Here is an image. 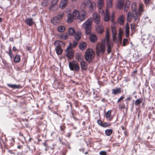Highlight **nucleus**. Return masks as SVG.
I'll list each match as a JSON object with an SVG mask.
<instances>
[{
	"label": "nucleus",
	"mask_w": 155,
	"mask_h": 155,
	"mask_svg": "<svg viewBox=\"0 0 155 155\" xmlns=\"http://www.w3.org/2000/svg\"><path fill=\"white\" fill-rule=\"evenodd\" d=\"M110 37L109 29H107L105 38L102 40L101 44H98L96 46V53L98 56L103 54L105 52L106 43L107 44V52L108 53H110L113 45L110 40Z\"/></svg>",
	"instance_id": "nucleus-1"
},
{
	"label": "nucleus",
	"mask_w": 155,
	"mask_h": 155,
	"mask_svg": "<svg viewBox=\"0 0 155 155\" xmlns=\"http://www.w3.org/2000/svg\"><path fill=\"white\" fill-rule=\"evenodd\" d=\"M137 3L136 2H133L131 5V10L133 12H134V13L132 14L131 12H129L127 14V20L128 22H130L132 18L134 20L137 21V23L139 20V17L141 15V13L143 11V5L140 4L138 11L137 12Z\"/></svg>",
	"instance_id": "nucleus-2"
},
{
	"label": "nucleus",
	"mask_w": 155,
	"mask_h": 155,
	"mask_svg": "<svg viewBox=\"0 0 155 155\" xmlns=\"http://www.w3.org/2000/svg\"><path fill=\"white\" fill-rule=\"evenodd\" d=\"M114 12L112 13L111 21L112 23L111 25V29L112 31V36L113 40L117 44L118 43H121L122 42V36L123 35V31L121 28L119 30V33L118 35L117 38L116 37L117 31L116 29V23L113 21L114 18Z\"/></svg>",
	"instance_id": "nucleus-3"
},
{
	"label": "nucleus",
	"mask_w": 155,
	"mask_h": 155,
	"mask_svg": "<svg viewBox=\"0 0 155 155\" xmlns=\"http://www.w3.org/2000/svg\"><path fill=\"white\" fill-rule=\"evenodd\" d=\"M92 23V18H89L83 24V27L85 29L86 34L90 33Z\"/></svg>",
	"instance_id": "nucleus-4"
},
{
	"label": "nucleus",
	"mask_w": 155,
	"mask_h": 155,
	"mask_svg": "<svg viewBox=\"0 0 155 155\" xmlns=\"http://www.w3.org/2000/svg\"><path fill=\"white\" fill-rule=\"evenodd\" d=\"M94 53L92 49L87 50L85 54V60L88 62H91L94 58Z\"/></svg>",
	"instance_id": "nucleus-5"
},
{
	"label": "nucleus",
	"mask_w": 155,
	"mask_h": 155,
	"mask_svg": "<svg viewBox=\"0 0 155 155\" xmlns=\"http://www.w3.org/2000/svg\"><path fill=\"white\" fill-rule=\"evenodd\" d=\"M64 15V12H62L59 15L54 16L51 19V22L54 25H58L61 22V20Z\"/></svg>",
	"instance_id": "nucleus-6"
},
{
	"label": "nucleus",
	"mask_w": 155,
	"mask_h": 155,
	"mask_svg": "<svg viewBox=\"0 0 155 155\" xmlns=\"http://www.w3.org/2000/svg\"><path fill=\"white\" fill-rule=\"evenodd\" d=\"M69 66L70 69L71 71H78L80 69L78 64L75 61L69 62Z\"/></svg>",
	"instance_id": "nucleus-7"
},
{
	"label": "nucleus",
	"mask_w": 155,
	"mask_h": 155,
	"mask_svg": "<svg viewBox=\"0 0 155 155\" xmlns=\"http://www.w3.org/2000/svg\"><path fill=\"white\" fill-rule=\"evenodd\" d=\"M64 44V43L60 41H58L54 42V45L56 47L55 48L56 53L58 55L61 54L62 52V50L60 46L58 45Z\"/></svg>",
	"instance_id": "nucleus-8"
},
{
	"label": "nucleus",
	"mask_w": 155,
	"mask_h": 155,
	"mask_svg": "<svg viewBox=\"0 0 155 155\" xmlns=\"http://www.w3.org/2000/svg\"><path fill=\"white\" fill-rule=\"evenodd\" d=\"M97 6L99 9L98 12L100 14L103 15L104 13V11L102 9L104 6V3L103 0H97Z\"/></svg>",
	"instance_id": "nucleus-9"
},
{
	"label": "nucleus",
	"mask_w": 155,
	"mask_h": 155,
	"mask_svg": "<svg viewBox=\"0 0 155 155\" xmlns=\"http://www.w3.org/2000/svg\"><path fill=\"white\" fill-rule=\"evenodd\" d=\"M58 0H52V5L49 8L51 11L54 12L56 10L58 7V5L56 4Z\"/></svg>",
	"instance_id": "nucleus-10"
},
{
	"label": "nucleus",
	"mask_w": 155,
	"mask_h": 155,
	"mask_svg": "<svg viewBox=\"0 0 155 155\" xmlns=\"http://www.w3.org/2000/svg\"><path fill=\"white\" fill-rule=\"evenodd\" d=\"M66 56L68 59H71L73 57V52L72 49L69 47H68L66 50Z\"/></svg>",
	"instance_id": "nucleus-11"
},
{
	"label": "nucleus",
	"mask_w": 155,
	"mask_h": 155,
	"mask_svg": "<svg viewBox=\"0 0 155 155\" xmlns=\"http://www.w3.org/2000/svg\"><path fill=\"white\" fill-rule=\"evenodd\" d=\"M93 19L96 24H98L100 23V17L97 13H95L93 14Z\"/></svg>",
	"instance_id": "nucleus-12"
},
{
	"label": "nucleus",
	"mask_w": 155,
	"mask_h": 155,
	"mask_svg": "<svg viewBox=\"0 0 155 155\" xmlns=\"http://www.w3.org/2000/svg\"><path fill=\"white\" fill-rule=\"evenodd\" d=\"M104 21L106 22H108L110 18V15L109 11L107 9L104 15Z\"/></svg>",
	"instance_id": "nucleus-13"
},
{
	"label": "nucleus",
	"mask_w": 155,
	"mask_h": 155,
	"mask_svg": "<svg viewBox=\"0 0 155 155\" xmlns=\"http://www.w3.org/2000/svg\"><path fill=\"white\" fill-rule=\"evenodd\" d=\"M68 3V0H61L59 5V7L61 9L65 8Z\"/></svg>",
	"instance_id": "nucleus-14"
},
{
	"label": "nucleus",
	"mask_w": 155,
	"mask_h": 155,
	"mask_svg": "<svg viewBox=\"0 0 155 155\" xmlns=\"http://www.w3.org/2000/svg\"><path fill=\"white\" fill-rule=\"evenodd\" d=\"M86 18V13L84 11L80 12L78 18L81 21L84 20Z\"/></svg>",
	"instance_id": "nucleus-15"
},
{
	"label": "nucleus",
	"mask_w": 155,
	"mask_h": 155,
	"mask_svg": "<svg viewBox=\"0 0 155 155\" xmlns=\"http://www.w3.org/2000/svg\"><path fill=\"white\" fill-rule=\"evenodd\" d=\"M80 64L82 70L86 71L87 68V63L84 61H82L80 62Z\"/></svg>",
	"instance_id": "nucleus-16"
},
{
	"label": "nucleus",
	"mask_w": 155,
	"mask_h": 155,
	"mask_svg": "<svg viewBox=\"0 0 155 155\" xmlns=\"http://www.w3.org/2000/svg\"><path fill=\"white\" fill-rule=\"evenodd\" d=\"M25 22L27 25L30 26H31L34 23V22L33 21V19L30 18L25 19Z\"/></svg>",
	"instance_id": "nucleus-17"
},
{
	"label": "nucleus",
	"mask_w": 155,
	"mask_h": 155,
	"mask_svg": "<svg viewBox=\"0 0 155 155\" xmlns=\"http://www.w3.org/2000/svg\"><path fill=\"white\" fill-rule=\"evenodd\" d=\"M124 0H118L117 4V7L119 9H121L124 5Z\"/></svg>",
	"instance_id": "nucleus-18"
},
{
	"label": "nucleus",
	"mask_w": 155,
	"mask_h": 155,
	"mask_svg": "<svg viewBox=\"0 0 155 155\" xmlns=\"http://www.w3.org/2000/svg\"><path fill=\"white\" fill-rule=\"evenodd\" d=\"M111 111L110 110L107 111L105 114V117L108 121H110L112 119V117L111 116Z\"/></svg>",
	"instance_id": "nucleus-19"
},
{
	"label": "nucleus",
	"mask_w": 155,
	"mask_h": 155,
	"mask_svg": "<svg viewBox=\"0 0 155 155\" xmlns=\"http://www.w3.org/2000/svg\"><path fill=\"white\" fill-rule=\"evenodd\" d=\"M91 2L90 0H85L81 3V6L84 8L88 7Z\"/></svg>",
	"instance_id": "nucleus-20"
},
{
	"label": "nucleus",
	"mask_w": 155,
	"mask_h": 155,
	"mask_svg": "<svg viewBox=\"0 0 155 155\" xmlns=\"http://www.w3.org/2000/svg\"><path fill=\"white\" fill-rule=\"evenodd\" d=\"M74 17L72 16V15L70 13H68V14L67 15V21L69 23H71L72 22L74 19Z\"/></svg>",
	"instance_id": "nucleus-21"
},
{
	"label": "nucleus",
	"mask_w": 155,
	"mask_h": 155,
	"mask_svg": "<svg viewBox=\"0 0 155 155\" xmlns=\"http://www.w3.org/2000/svg\"><path fill=\"white\" fill-rule=\"evenodd\" d=\"M88 7L91 11L94 10L96 8L95 3L94 2H91Z\"/></svg>",
	"instance_id": "nucleus-22"
},
{
	"label": "nucleus",
	"mask_w": 155,
	"mask_h": 155,
	"mask_svg": "<svg viewBox=\"0 0 155 155\" xmlns=\"http://www.w3.org/2000/svg\"><path fill=\"white\" fill-rule=\"evenodd\" d=\"M125 34L126 37L127 38L129 35V27L128 23H127L125 27Z\"/></svg>",
	"instance_id": "nucleus-23"
},
{
	"label": "nucleus",
	"mask_w": 155,
	"mask_h": 155,
	"mask_svg": "<svg viewBox=\"0 0 155 155\" xmlns=\"http://www.w3.org/2000/svg\"><path fill=\"white\" fill-rule=\"evenodd\" d=\"M76 59L79 62L82 61L83 59V57L81 54L78 53L77 54L76 57Z\"/></svg>",
	"instance_id": "nucleus-24"
},
{
	"label": "nucleus",
	"mask_w": 155,
	"mask_h": 155,
	"mask_svg": "<svg viewBox=\"0 0 155 155\" xmlns=\"http://www.w3.org/2000/svg\"><path fill=\"white\" fill-rule=\"evenodd\" d=\"M96 30L97 33L100 34L102 33L104 31L102 26H97L96 27Z\"/></svg>",
	"instance_id": "nucleus-25"
},
{
	"label": "nucleus",
	"mask_w": 155,
	"mask_h": 155,
	"mask_svg": "<svg viewBox=\"0 0 155 155\" xmlns=\"http://www.w3.org/2000/svg\"><path fill=\"white\" fill-rule=\"evenodd\" d=\"M121 92V89L120 88L113 89L112 90V93L114 95L120 94Z\"/></svg>",
	"instance_id": "nucleus-26"
},
{
	"label": "nucleus",
	"mask_w": 155,
	"mask_h": 155,
	"mask_svg": "<svg viewBox=\"0 0 155 155\" xmlns=\"http://www.w3.org/2000/svg\"><path fill=\"white\" fill-rule=\"evenodd\" d=\"M90 39L92 42H94L97 40V38L96 35L94 34H92L90 36Z\"/></svg>",
	"instance_id": "nucleus-27"
},
{
	"label": "nucleus",
	"mask_w": 155,
	"mask_h": 155,
	"mask_svg": "<svg viewBox=\"0 0 155 155\" xmlns=\"http://www.w3.org/2000/svg\"><path fill=\"white\" fill-rule=\"evenodd\" d=\"M118 22L120 25H123L124 22V17L123 15H121L118 19Z\"/></svg>",
	"instance_id": "nucleus-28"
},
{
	"label": "nucleus",
	"mask_w": 155,
	"mask_h": 155,
	"mask_svg": "<svg viewBox=\"0 0 155 155\" xmlns=\"http://www.w3.org/2000/svg\"><path fill=\"white\" fill-rule=\"evenodd\" d=\"M68 33L69 35L73 36L75 34L74 29L73 28H69L68 30Z\"/></svg>",
	"instance_id": "nucleus-29"
},
{
	"label": "nucleus",
	"mask_w": 155,
	"mask_h": 155,
	"mask_svg": "<svg viewBox=\"0 0 155 155\" xmlns=\"http://www.w3.org/2000/svg\"><path fill=\"white\" fill-rule=\"evenodd\" d=\"M113 0H107V6L106 9H108V8H111L112 6V1Z\"/></svg>",
	"instance_id": "nucleus-30"
},
{
	"label": "nucleus",
	"mask_w": 155,
	"mask_h": 155,
	"mask_svg": "<svg viewBox=\"0 0 155 155\" xmlns=\"http://www.w3.org/2000/svg\"><path fill=\"white\" fill-rule=\"evenodd\" d=\"M86 47V44L85 42H81L80 43L79 48H80L82 50H84Z\"/></svg>",
	"instance_id": "nucleus-31"
},
{
	"label": "nucleus",
	"mask_w": 155,
	"mask_h": 155,
	"mask_svg": "<svg viewBox=\"0 0 155 155\" xmlns=\"http://www.w3.org/2000/svg\"><path fill=\"white\" fill-rule=\"evenodd\" d=\"M74 35L76 41H78L81 38V33L80 32H77Z\"/></svg>",
	"instance_id": "nucleus-32"
},
{
	"label": "nucleus",
	"mask_w": 155,
	"mask_h": 155,
	"mask_svg": "<svg viewBox=\"0 0 155 155\" xmlns=\"http://www.w3.org/2000/svg\"><path fill=\"white\" fill-rule=\"evenodd\" d=\"M80 13L76 9L74 10L72 16L74 17L75 19L78 18L79 16Z\"/></svg>",
	"instance_id": "nucleus-33"
},
{
	"label": "nucleus",
	"mask_w": 155,
	"mask_h": 155,
	"mask_svg": "<svg viewBox=\"0 0 155 155\" xmlns=\"http://www.w3.org/2000/svg\"><path fill=\"white\" fill-rule=\"evenodd\" d=\"M7 85L9 87L13 89L19 88L21 87L19 85L8 84H7Z\"/></svg>",
	"instance_id": "nucleus-34"
},
{
	"label": "nucleus",
	"mask_w": 155,
	"mask_h": 155,
	"mask_svg": "<svg viewBox=\"0 0 155 155\" xmlns=\"http://www.w3.org/2000/svg\"><path fill=\"white\" fill-rule=\"evenodd\" d=\"M65 29V27L64 26L61 25L58 27L57 30L59 32H63Z\"/></svg>",
	"instance_id": "nucleus-35"
},
{
	"label": "nucleus",
	"mask_w": 155,
	"mask_h": 155,
	"mask_svg": "<svg viewBox=\"0 0 155 155\" xmlns=\"http://www.w3.org/2000/svg\"><path fill=\"white\" fill-rule=\"evenodd\" d=\"M20 56L19 55L17 54L16 55L14 59V61L15 63H17L19 62L20 61Z\"/></svg>",
	"instance_id": "nucleus-36"
},
{
	"label": "nucleus",
	"mask_w": 155,
	"mask_h": 155,
	"mask_svg": "<svg viewBox=\"0 0 155 155\" xmlns=\"http://www.w3.org/2000/svg\"><path fill=\"white\" fill-rule=\"evenodd\" d=\"M78 43V41H74L73 44H71V43H70L68 47H69L71 48L73 47H75L77 45Z\"/></svg>",
	"instance_id": "nucleus-37"
},
{
	"label": "nucleus",
	"mask_w": 155,
	"mask_h": 155,
	"mask_svg": "<svg viewBox=\"0 0 155 155\" xmlns=\"http://www.w3.org/2000/svg\"><path fill=\"white\" fill-rule=\"evenodd\" d=\"M68 35L67 34H62L60 35L59 38H61L63 39H64V40H66L68 38Z\"/></svg>",
	"instance_id": "nucleus-38"
},
{
	"label": "nucleus",
	"mask_w": 155,
	"mask_h": 155,
	"mask_svg": "<svg viewBox=\"0 0 155 155\" xmlns=\"http://www.w3.org/2000/svg\"><path fill=\"white\" fill-rule=\"evenodd\" d=\"M143 100V99L142 98H140L136 100L135 101V105L137 106L140 104L142 102Z\"/></svg>",
	"instance_id": "nucleus-39"
},
{
	"label": "nucleus",
	"mask_w": 155,
	"mask_h": 155,
	"mask_svg": "<svg viewBox=\"0 0 155 155\" xmlns=\"http://www.w3.org/2000/svg\"><path fill=\"white\" fill-rule=\"evenodd\" d=\"M113 132L112 129H107L105 131L106 134L107 136H110L112 134Z\"/></svg>",
	"instance_id": "nucleus-40"
},
{
	"label": "nucleus",
	"mask_w": 155,
	"mask_h": 155,
	"mask_svg": "<svg viewBox=\"0 0 155 155\" xmlns=\"http://www.w3.org/2000/svg\"><path fill=\"white\" fill-rule=\"evenodd\" d=\"M128 42V39L126 38H124L123 41V46H126L127 45Z\"/></svg>",
	"instance_id": "nucleus-41"
},
{
	"label": "nucleus",
	"mask_w": 155,
	"mask_h": 155,
	"mask_svg": "<svg viewBox=\"0 0 155 155\" xmlns=\"http://www.w3.org/2000/svg\"><path fill=\"white\" fill-rule=\"evenodd\" d=\"M48 0H45L41 3V5L43 6H45L48 5Z\"/></svg>",
	"instance_id": "nucleus-42"
},
{
	"label": "nucleus",
	"mask_w": 155,
	"mask_h": 155,
	"mask_svg": "<svg viewBox=\"0 0 155 155\" xmlns=\"http://www.w3.org/2000/svg\"><path fill=\"white\" fill-rule=\"evenodd\" d=\"M137 25L135 23H133L130 25V28L132 31H133Z\"/></svg>",
	"instance_id": "nucleus-43"
},
{
	"label": "nucleus",
	"mask_w": 155,
	"mask_h": 155,
	"mask_svg": "<svg viewBox=\"0 0 155 155\" xmlns=\"http://www.w3.org/2000/svg\"><path fill=\"white\" fill-rule=\"evenodd\" d=\"M111 125V124L109 123H103L102 126L104 127H106Z\"/></svg>",
	"instance_id": "nucleus-44"
},
{
	"label": "nucleus",
	"mask_w": 155,
	"mask_h": 155,
	"mask_svg": "<svg viewBox=\"0 0 155 155\" xmlns=\"http://www.w3.org/2000/svg\"><path fill=\"white\" fill-rule=\"evenodd\" d=\"M130 5V2L128 0H127L126 1V3L125 5V8H128L129 7Z\"/></svg>",
	"instance_id": "nucleus-45"
},
{
	"label": "nucleus",
	"mask_w": 155,
	"mask_h": 155,
	"mask_svg": "<svg viewBox=\"0 0 155 155\" xmlns=\"http://www.w3.org/2000/svg\"><path fill=\"white\" fill-rule=\"evenodd\" d=\"M99 154L100 155H106L107 153L104 151H102L100 152Z\"/></svg>",
	"instance_id": "nucleus-46"
},
{
	"label": "nucleus",
	"mask_w": 155,
	"mask_h": 155,
	"mask_svg": "<svg viewBox=\"0 0 155 155\" xmlns=\"http://www.w3.org/2000/svg\"><path fill=\"white\" fill-rule=\"evenodd\" d=\"M9 55L11 58H12V50L11 49H9Z\"/></svg>",
	"instance_id": "nucleus-47"
},
{
	"label": "nucleus",
	"mask_w": 155,
	"mask_h": 155,
	"mask_svg": "<svg viewBox=\"0 0 155 155\" xmlns=\"http://www.w3.org/2000/svg\"><path fill=\"white\" fill-rule=\"evenodd\" d=\"M124 97L123 96H121L117 100V102H120V101L122 100L124 98Z\"/></svg>",
	"instance_id": "nucleus-48"
},
{
	"label": "nucleus",
	"mask_w": 155,
	"mask_h": 155,
	"mask_svg": "<svg viewBox=\"0 0 155 155\" xmlns=\"http://www.w3.org/2000/svg\"><path fill=\"white\" fill-rule=\"evenodd\" d=\"M125 105L123 104L122 105H119V107L121 109H124L125 108Z\"/></svg>",
	"instance_id": "nucleus-49"
},
{
	"label": "nucleus",
	"mask_w": 155,
	"mask_h": 155,
	"mask_svg": "<svg viewBox=\"0 0 155 155\" xmlns=\"http://www.w3.org/2000/svg\"><path fill=\"white\" fill-rule=\"evenodd\" d=\"M97 122L98 124L99 125H100L102 126V125L103 123H102V121L101 120H98Z\"/></svg>",
	"instance_id": "nucleus-50"
},
{
	"label": "nucleus",
	"mask_w": 155,
	"mask_h": 155,
	"mask_svg": "<svg viewBox=\"0 0 155 155\" xmlns=\"http://www.w3.org/2000/svg\"><path fill=\"white\" fill-rule=\"evenodd\" d=\"M150 0H144V2L146 4L148 5L149 3Z\"/></svg>",
	"instance_id": "nucleus-51"
},
{
	"label": "nucleus",
	"mask_w": 155,
	"mask_h": 155,
	"mask_svg": "<svg viewBox=\"0 0 155 155\" xmlns=\"http://www.w3.org/2000/svg\"><path fill=\"white\" fill-rule=\"evenodd\" d=\"M11 140L12 141L11 145H12L13 144V143L15 142V140H14V138H12L11 139Z\"/></svg>",
	"instance_id": "nucleus-52"
},
{
	"label": "nucleus",
	"mask_w": 155,
	"mask_h": 155,
	"mask_svg": "<svg viewBox=\"0 0 155 155\" xmlns=\"http://www.w3.org/2000/svg\"><path fill=\"white\" fill-rule=\"evenodd\" d=\"M12 49H13V51H16L17 50V49H16V47H13Z\"/></svg>",
	"instance_id": "nucleus-53"
},
{
	"label": "nucleus",
	"mask_w": 155,
	"mask_h": 155,
	"mask_svg": "<svg viewBox=\"0 0 155 155\" xmlns=\"http://www.w3.org/2000/svg\"><path fill=\"white\" fill-rule=\"evenodd\" d=\"M131 99H132V98L131 97H129L127 98V100H130Z\"/></svg>",
	"instance_id": "nucleus-54"
},
{
	"label": "nucleus",
	"mask_w": 155,
	"mask_h": 155,
	"mask_svg": "<svg viewBox=\"0 0 155 155\" xmlns=\"http://www.w3.org/2000/svg\"><path fill=\"white\" fill-rule=\"evenodd\" d=\"M22 146L20 145H18L17 146V148L18 149H21Z\"/></svg>",
	"instance_id": "nucleus-55"
},
{
	"label": "nucleus",
	"mask_w": 155,
	"mask_h": 155,
	"mask_svg": "<svg viewBox=\"0 0 155 155\" xmlns=\"http://www.w3.org/2000/svg\"><path fill=\"white\" fill-rule=\"evenodd\" d=\"M128 10V8H125V7H124V11L127 12Z\"/></svg>",
	"instance_id": "nucleus-56"
},
{
	"label": "nucleus",
	"mask_w": 155,
	"mask_h": 155,
	"mask_svg": "<svg viewBox=\"0 0 155 155\" xmlns=\"http://www.w3.org/2000/svg\"><path fill=\"white\" fill-rule=\"evenodd\" d=\"M43 145L44 146H46V147H47V143H43Z\"/></svg>",
	"instance_id": "nucleus-57"
},
{
	"label": "nucleus",
	"mask_w": 155,
	"mask_h": 155,
	"mask_svg": "<svg viewBox=\"0 0 155 155\" xmlns=\"http://www.w3.org/2000/svg\"><path fill=\"white\" fill-rule=\"evenodd\" d=\"M70 135H71V134L68 133V137H70Z\"/></svg>",
	"instance_id": "nucleus-58"
},
{
	"label": "nucleus",
	"mask_w": 155,
	"mask_h": 155,
	"mask_svg": "<svg viewBox=\"0 0 155 155\" xmlns=\"http://www.w3.org/2000/svg\"><path fill=\"white\" fill-rule=\"evenodd\" d=\"M80 151H82L83 152H84V149H80L79 150Z\"/></svg>",
	"instance_id": "nucleus-59"
},
{
	"label": "nucleus",
	"mask_w": 155,
	"mask_h": 155,
	"mask_svg": "<svg viewBox=\"0 0 155 155\" xmlns=\"http://www.w3.org/2000/svg\"><path fill=\"white\" fill-rule=\"evenodd\" d=\"M27 49L28 50H30L31 49V47H28Z\"/></svg>",
	"instance_id": "nucleus-60"
},
{
	"label": "nucleus",
	"mask_w": 155,
	"mask_h": 155,
	"mask_svg": "<svg viewBox=\"0 0 155 155\" xmlns=\"http://www.w3.org/2000/svg\"><path fill=\"white\" fill-rule=\"evenodd\" d=\"M60 128L61 130H63V129H62V127H61V126H60Z\"/></svg>",
	"instance_id": "nucleus-61"
},
{
	"label": "nucleus",
	"mask_w": 155,
	"mask_h": 155,
	"mask_svg": "<svg viewBox=\"0 0 155 155\" xmlns=\"http://www.w3.org/2000/svg\"><path fill=\"white\" fill-rule=\"evenodd\" d=\"M88 153V152H85V153H84V154H87Z\"/></svg>",
	"instance_id": "nucleus-62"
},
{
	"label": "nucleus",
	"mask_w": 155,
	"mask_h": 155,
	"mask_svg": "<svg viewBox=\"0 0 155 155\" xmlns=\"http://www.w3.org/2000/svg\"><path fill=\"white\" fill-rule=\"evenodd\" d=\"M71 0L75 2V1H76L77 0Z\"/></svg>",
	"instance_id": "nucleus-63"
},
{
	"label": "nucleus",
	"mask_w": 155,
	"mask_h": 155,
	"mask_svg": "<svg viewBox=\"0 0 155 155\" xmlns=\"http://www.w3.org/2000/svg\"><path fill=\"white\" fill-rule=\"evenodd\" d=\"M28 148L30 150V148L29 147V146H28Z\"/></svg>",
	"instance_id": "nucleus-64"
}]
</instances>
